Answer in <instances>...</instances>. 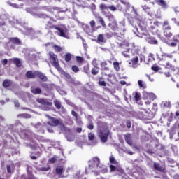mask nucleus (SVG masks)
<instances>
[{"instance_id":"nucleus-5","label":"nucleus","mask_w":179,"mask_h":179,"mask_svg":"<svg viewBox=\"0 0 179 179\" xmlns=\"http://www.w3.org/2000/svg\"><path fill=\"white\" fill-rule=\"evenodd\" d=\"M136 32H134V34L140 37V38H142L143 36L145 37H148L149 36V33H148V30H146V27H140V30L136 28Z\"/></svg>"},{"instance_id":"nucleus-52","label":"nucleus","mask_w":179,"mask_h":179,"mask_svg":"<svg viewBox=\"0 0 179 179\" xmlns=\"http://www.w3.org/2000/svg\"><path fill=\"white\" fill-rule=\"evenodd\" d=\"M88 139H89V141H94V134L89 133L88 134Z\"/></svg>"},{"instance_id":"nucleus-17","label":"nucleus","mask_w":179,"mask_h":179,"mask_svg":"<svg viewBox=\"0 0 179 179\" xmlns=\"http://www.w3.org/2000/svg\"><path fill=\"white\" fill-rule=\"evenodd\" d=\"M157 5L161 6L163 9H167L169 6H167V3L164 1V0H155Z\"/></svg>"},{"instance_id":"nucleus-22","label":"nucleus","mask_w":179,"mask_h":179,"mask_svg":"<svg viewBox=\"0 0 179 179\" xmlns=\"http://www.w3.org/2000/svg\"><path fill=\"white\" fill-rule=\"evenodd\" d=\"M12 85H13L12 80L9 79H5L2 83L3 87H5V89L8 87H10Z\"/></svg>"},{"instance_id":"nucleus-57","label":"nucleus","mask_w":179,"mask_h":179,"mask_svg":"<svg viewBox=\"0 0 179 179\" xmlns=\"http://www.w3.org/2000/svg\"><path fill=\"white\" fill-rule=\"evenodd\" d=\"M48 170H50V167H42V168H39L38 171H48Z\"/></svg>"},{"instance_id":"nucleus-36","label":"nucleus","mask_w":179,"mask_h":179,"mask_svg":"<svg viewBox=\"0 0 179 179\" xmlns=\"http://www.w3.org/2000/svg\"><path fill=\"white\" fill-rule=\"evenodd\" d=\"M130 51L129 48H127L126 50L123 51L122 52V55L125 57V58H131V56L129 55V52Z\"/></svg>"},{"instance_id":"nucleus-20","label":"nucleus","mask_w":179,"mask_h":179,"mask_svg":"<svg viewBox=\"0 0 179 179\" xmlns=\"http://www.w3.org/2000/svg\"><path fill=\"white\" fill-rule=\"evenodd\" d=\"M152 118H155V114L151 111L149 113L146 112L145 115L143 116V120H152Z\"/></svg>"},{"instance_id":"nucleus-54","label":"nucleus","mask_w":179,"mask_h":179,"mask_svg":"<svg viewBox=\"0 0 179 179\" xmlns=\"http://www.w3.org/2000/svg\"><path fill=\"white\" fill-rule=\"evenodd\" d=\"M165 37L170 38L171 37H173V33L171 32H165L164 33Z\"/></svg>"},{"instance_id":"nucleus-10","label":"nucleus","mask_w":179,"mask_h":179,"mask_svg":"<svg viewBox=\"0 0 179 179\" xmlns=\"http://www.w3.org/2000/svg\"><path fill=\"white\" fill-rule=\"evenodd\" d=\"M50 21H48L47 22V24H45V29L48 30H56L57 27H58V26L54 24V23L52 22H55V20H52V17H50Z\"/></svg>"},{"instance_id":"nucleus-15","label":"nucleus","mask_w":179,"mask_h":179,"mask_svg":"<svg viewBox=\"0 0 179 179\" xmlns=\"http://www.w3.org/2000/svg\"><path fill=\"white\" fill-rule=\"evenodd\" d=\"M25 76L28 79H34L35 78H36V71H33L30 70L27 71L25 73Z\"/></svg>"},{"instance_id":"nucleus-11","label":"nucleus","mask_w":179,"mask_h":179,"mask_svg":"<svg viewBox=\"0 0 179 179\" xmlns=\"http://www.w3.org/2000/svg\"><path fill=\"white\" fill-rule=\"evenodd\" d=\"M36 78H38L42 82H47L48 80V78L41 71H36Z\"/></svg>"},{"instance_id":"nucleus-46","label":"nucleus","mask_w":179,"mask_h":179,"mask_svg":"<svg viewBox=\"0 0 179 179\" xmlns=\"http://www.w3.org/2000/svg\"><path fill=\"white\" fill-rule=\"evenodd\" d=\"M178 128H179V122L178 121H176L171 129H173L174 131H176V129H178Z\"/></svg>"},{"instance_id":"nucleus-18","label":"nucleus","mask_w":179,"mask_h":179,"mask_svg":"<svg viewBox=\"0 0 179 179\" xmlns=\"http://www.w3.org/2000/svg\"><path fill=\"white\" fill-rule=\"evenodd\" d=\"M104 16L109 20V22H113L115 20L114 15L110 13V11H103Z\"/></svg>"},{"instance_id":"nucleus-21","label":"nucleus","mask_w":179,"mask_h":179,"mask_svg":"<svg viewBox=\"0 0 179 179\" xmlns=\"http://www.w3.org/2000/svg\"><path fill=\"white\" fill-rule=\"evenodd\" d=\"M56 30L59 31L58 36H59L60 37L66 38V34L65 29H64V28L57 27L56 28Z\"/></svg>"},{"instance_id":"nucleus-40","label":"nucleus","mask_w":179,"mask_h":179,"mask_svg":"<svg viewBox=\"0 0 179 179\" xmlns=\"http://www.w3.org/2000/svg\"><path fill=\"white\" fill-rule=\"evenodd\" d=\"M133 94L134 95L135 101L138 102L141 100V94L139 92H134Z\"/></svg>"},{"instance_id":"nucleus-14","label":"nucleus","mask_w":179,"mask_h":179,"mask_svg":"<svg viewBox=\"0 0 179 179\" xmlns=\"http://www.w3.org/2000/svg\"><path fill=\"white\" fill-rule=\"evenodd\" d=\"M110 22H111L108 24V27H110V29H111V30H113V31H117V30H118V25H117V21L114 20L113 21Z\"/></svg>"},{"instance_id":"nucleus-44","label":"nucleus","mask_w":179,"mask_h":179,"mask_svg":"<svg viewBox=\"0 0 179 179\" xmlns=\"http://www.w3.org/2000/svg\"><path fill=\"white\" fill-rule=\"evenodd\" d=\"M76 62H78V64H83V61H85L83 57H82L80 56H76Z\"/></svg>"},{"instance_id":"nucleus-60","label":"nucleus","mask_w":179,"mask_h":179,"mask_svg":"<svg viewBox=\"0 0 179 179\" xmlns=\"http://www.w3.org/2000/svg\"><path fill=\"white\" fill-rule=\"evenodd\" d=\"M50 163H51L52 164H54V163H55V162H57V159H55V157H52L49 159Z\"/></svg>"},{"instance_id":"nucleus-29","label":"nucleus","mask_w":179,"mask_h":179,"mask_svg":"<svg viewBox=\"0 0 179 179\" xmlns=\"http://www.w3.org/2000/svg\"><path fill=\"white\" fill-rule=\"evenodd\" d=\"M97 43H106V38H104V35L103 34L98 35Z\"/></svg>"},{"instance_id":"nucleus-31","label":"nucleus","mask_w":179,"mask_h":179,"mask_svg":"<svg viewBox=\"0 0 179 179\" xmlns=\"http://www.w3.org/2000/svg\"><path fill=\"white\" fill-rule=\"evenodd\" d=\"M162 27L164 29V30H171V27L169 24V21H164Z\"/></svg>"},{"instance_id":"nucleus-26","label":"nucleus","mask_w":179,"mask_h":179,"mask_svg":"<svg viewBox=\"0 0 179 179\" xmlns=\"http://www.w3.org/2000/svg\"><path fill=\"white\" fill-rule=\"evenodd\" d=\"M13 62L17 68H20V66H22V62H20L19 58H13Z\"/></svg>"},{"instance_id":"nucleus-59","label":"nucleus","mask_w":179,"mask_h":179,"mask_svg":"<svg viewBox=\"0 0 179 179\" xmlns=\"http://www.w3.org/2000/svg\"><path fill=\"white\" fill-rule=\"evenodd\" d=\"M99 83L101 86H107V83L104 80H100Z\"/></svg>"},{"instance_id":"nucleus-56","label":"nucleus","mask_w":179,"mask_h":179,"mask_svg":"<svg viewBox=\"0 0 179 179\" xmlns=\"http://www.w3.org/2000/svg\"><path fill=\"white\" fill-rule=\"evenodd\" d=\"M169 58L170 59H173V55H165L164 58H162V59H166L169 61Z\"/></svg>"},{"instance_id":"nucleus-6","label":"nucleus","mask_w":179,"mask_h":179,"mask_svg":"<svg viewBox=\"0 0 179 179\" xmlns=\"http://www.w3.org/2000/svg\"><path fill=\"white\" fill-rule=\"evenodd\" d=\"M161 66H164L165 69H169L171 71H174V66L173 64H171L170 62H169V60L167 59H162L160 60V64Z\"/></svg>"},{"instance_id":"nucleus-32","label":"nucleus","mask_w":179,"mask_h":179,"mask_svg":"<svg viewBox=\"0 0 179 179\" xmlns=\"http://www.w3.org/2000/svg\"><path fill=\"white\" fill-rule=\"evenodd\" d=\"M107 62H101V68H102L103 71H110V67H107Z\"/></svg>"},{"instance_id":"nucleus-1","label":"nucleus","mask_w":179,"mask_h":179,"mask_svg":"<svg viewBox=\"0 0 179 179\" xmlns=\"http://www.w3.org/2000/svg\"><path fill=\"white\" fill-rule=\"evenodd\" d=\"M49 58L50 59L51 63L52 64V66H55V68L57 69V71H59L61 69V66H59V62H58L57 55H55L52 52H50Z\"/></svg>"},{"instance_id":"nucleus-61","label":"nucleus","mask_w":179,"mask_h":179,"mask_svg":"<svg viewBox=\"0 0 179 179\" xmlns=\"http://www.w3.org/2000/svg\"><path fill=\"white\" fill-rule=\"evenodd\" d=\"M6 169H7V173L8 174H10L12 173V169H10V165H7Z\"/></svg>"},{"instance_id":"nucleus-51","label":"nucleus","mask_w":179,"mask_h":179,"mask_svg":"<svg viewBox=\"0 0 179 179\" xmlns=\"http://www.w3.org/2000/svg\"><path fill=\"white\" fill-rule=\"evenodd\" d=\"M25 179H37V178H36L33 173H29L27 174V176L25 178Z\"/></svg>"},{"instance_id":"nucleus-47","label":"nucleus","mask_w":179,"mask_h":179,"mask_svg":"<svg viewBox=\"0 0 179 179\" xmlns=\"http://www.w3.org/2000/svg\"><path fill=\"white\" fill-rule=\"evenodd\" d=\"M71 70L73 71V72H75V73H78V72H79L80 71L79 67L76 65L72 66Z\"/></svg>"},{"instance_id":"nucleus-2","label":"nucleus","mask_w":179,"mask_h":179,"mask_svg":"<svg viewBox=\"0 0 179 179\" xmlns=\"http://www.w3.org/2000/svg\"><path fill=\"white\" fill-rule=\"evenodd\" d=\"M101 141L102 142H106L110 135V131L106 128L101 129L99 131Z\"/></svg>"},{"instance_id":"nucleus-12","label":"nucleus","mask_w":179,"mask_h":179,"mask_svg":"<svg viewBox=\"0 0 179 179\" xmlns=\"http://www.w3.org/2000/svg\"><path fill=\"white\" fill-rule=\"evenodd\" d=\"M37 102L39 103V104H41L42 106H46L47 107H51V106H52V103L44 99H37Z\"/></svg>"},{"instance_id":"nucleus-53","label":"nucleus","mask_w":179,"mask_h":179,"mask_svg":"<svg viewBox=\"0 0 179 179\" xmlns=\"http://www.w3.org/2000/svg\"><path fill=\"white\" fill-rule=\"evenodd\" d=\"M151 69L152 71H154V72H159V71L160 70V69L157 66H152L151 67Z\"/></svg>"},{"instance_id":"nucleus-48","label":"nucleus","mask_w":179,"mask_h":179,"mask_svg":"<svg viewBox=\"0 0 179 179\" xmlns=\"http://www.w3.org/2000/svg\"><path fill=\"white\" fill-rule=\"evenodd\" d=\"M66 139L69 141V142H73V141L75 139V136L72 134H69L66 136Z\"/></svg>"},{"instance_id":"nucleus-19","label":"nucleus","mask_w":179,"mask_h":179,"mask_svg":"<svg viewBox=\"0 0 179 179\" xmlns=\"http://www.w3.org/2000/svg\"><path fill=\"white\" fill-rule=\"evenodd\" d=\"M9 42L12 43V44H15L16 45H22V41L19 38H9Z\"/></svg>"},{"instance_id":"nucleus-49","label":"nucleus","mask_w":179,"mask_h":179,"mask_svg":"<svg viewBox=\"0 0 179 179\" xmlns=\"http://www.w3.org/2000/svg\"><path fill=\"white\" fill-rule=\"evenodd\" d=\"M90 25L91 27V29L93 30L96 29V21L92 20L90 22Z\"/></svg>"},{"instance_id":"nucleus-45","label":"nucleus","mask_w":179,"mask_h":179,"mask_svg":"<svg viewBox=\"0 0 179 179\" xmlns=\"http://www.w3.org/2000/svg\"><path fill=\"white\" fill-rule=\"evenodd\" d=\"M138 86L141 89H146V85L143 83V80H138Z\"/></svg>"},{"instance_id":"nucleus-9","label":"nucleus","mask_w":179,"mask_h":179,"mask_svg":"<svg viewBox=\"0 0 179 179\" xmlns=\"http://www.w3.org/2000/svg\"><path fill=\"white\" fill-rule=\"evenodd\" d=\"M143 100H150V101H153V100H156V95L153 93L144 92L143 93Z\"/></svg>"},{"instance_id":"nucleus-24","label":"nucleus","mask_w":179,"mask_h":179,"mask_svg":"<svg viewBox=\"0 0 179 179\" xmlns=\"http://www.w3.org/2000/svg\"><path fill=\"white\" fill-rule=\"evenodd\" d=\"M31 93H33V94H41V89H40L38 87H31Z\"/></svg>"},{"instance_id":"nucleus-63","label":"nucleus","mask_w":179,"mask_h":179,"mask_svg":"<svg viewBox=\"0 0 179 179\" xmlns=\"http://www.w3.org/2000/svg\"><path fill=\"white\" fill-rule=\"evenodd\" d=\"M71 115H73V117H75L76 120H78V113H76L75 110L71 111Z\"/></svg>"},{"instance_id":"nucleus-33","label":"nucleus","mask_w":179,"mask_h":179,"mask_svg":"<svg viewBox=\"0 0 179 179\" xmlns=\"http://www.w3.org/2000/svg\"><path fill=\"white\" fill-rule=\"evenodd\" d=\"M167 132H169V134L170 139H173V138H174V136L176 135V130L170 129L167 131Z\"/></svg>"},{"instance_id":"nucleus-4","label":"nucleus","mask_w":179,"mask_h":179,"mask_svg":"<svg viewBox=\"0 0 179 179\" xmlns=\"http://www.w3.org/2000/svg\"><path fill=\"white\" fill-rule=\"evenodd\" d=\"M166 43L169 47H177L178 46L179 50V34L174 35L171 40L166 41Z\"/></svg>"},{"instance_id":"nucleus-28","label":"nucleus","mask_w":179,"mask_h":179,"mask_svg":"<svg viewBox=\"0 0 179 179\" xmlns=\"http://www.w3.org/2000/svg\"><path fill=\"white\" fill-rule=\"evenodd\" d=\"M124 139L127 142V143H128L129 145V146H132L133 143H132V139L131 138V136L129 135H124Z\"/></svg>"},{"instance_id":"nucleus-37","label":"nucleus","mask_w":179,"mask_h":179,"mask_svg":"<svg viewBox=\"0 0 179 179\" xmlns=\"http://www.w3.org/2000/svg\"><path fill=\"white\" fill-rule=\"evenodd\" d=\"M113 68L115 70H116L117 72L120 71V69H121V68L120 67V63L118 62H114Z\"/></svg>"},{"instance_id":"nucleus-58","label":"nucleus","mask_w":179,"mask_h":179,"mask_svg":"<svg viewBox=\"0 0 179 179\" xmlns=\"http://www.w3.org/2000/svg\"><path fill=\"white\" fill-rule=\"evenodd\" d=\"M87 128H88V129H90L92 131V129H94V125L93 124V123H89L88 125L87 126Z\"/></svg>"},{"instance_id":"nucleus-25","label":"nucleus","mask_w":179,"mask_h":179,"mask_svg":"<svg viewBox=\"0 0 179 179\" xmlns=\"http://www.w3.org/2000/svg\"><path fill=\"white\" fill-rule=\"evenodd\" d=\"M117 31H125V23L124 22H120L117 25Z\"/></svg>"},{"instance_id":"nucleus-7","label":"nucleus","mask_w":179,"mask_h":179,"mask_svg":"<svg viewBox=\"0 0 179 179\" xmlns=\"http://www.w3.org/2000/svg\"><path fill=\"white\" fill-rule=\"evenodd\" d=\"M128 64L131 68H138L139 66V57L138 56L133 57Z\"/></svg>"},{"instance_id":"nucleus-3","label":"nucleus","mask_w":179,"mask_h":179,"mask_svg":"<svg viewBox=\"0 0 179 179\" xmlns=\"http://www.w3.org/2000/svg\"><path fill=\"white\" fill-rule=\"evenodd\" d=\"M45 117L48 118V120H50V121L47 122L48 125H50V127H58V125H61V120L59 119L50 116V115H46Z\"/></svg>"},{"instance_id":"nucleus-64","label":"nucleus","mask_w":179,"mask_h":179,"mask_svg":"<svg viewBox=\"0 0 179 179\" xmlns=\"http://www.w3.org/2000/svg\"><path fill=\"white\" fill-rule=\"evenodd\" d=\"M110 171H115V170H116V167H115V166H114V165H110Z\"/></svg>"},{"instance_id":"nucleus-8","label":"nucleus","mask_w":179,"mask_h":179,"mask_svg":"<svg viewBox=\"0 0 179 179\" xmlns=\"http://www.w3.org/2000/svg\"><path fill=\"white\" fill-rule=\"evenodd\" d=\"M153 169L159 173H167V169H166V166L161 165L159 163L155 162L153 164Z\"/></svg>"},{"instance_id":"nucleus-16","label":"nucleus","mask_w":179,"mask_h":179,"mask_svg":"<svg viewBox=\"0 0 179 179\" xmlns=\"http://www.w3.org/2000/svg\"><path fill=\"white\" fill-rule=\"evenodd\" d=\"M146 41L148 42L149 44H152V45H157L159 44V42L157 41V40H156V38H155V37L150 36H149L148 37L147 36L145 38Z\"/></svg>"},{"instance_id":"nucleus-23","label":"nucleus","mask_w":179,"mask_h":179,"mask_svg":"<svg viewBox=\"0 0 179 179\" xmlns=\"http://www.w3.org/2000/svg\"><path fill=\"white\" fill-rule=\"evenodd\" d=\"M96 19L99 20V23L101 24L102 27H103L104 29L107 27V25L106 24V22H104V19H103V17L100 15H96Z\"/></svg>"},{"instance_id":"nucleus-34","label":"nucleus","mask_w":179,"mask_h":179,"mask_svg":"<svg viewBox=\"0 0 179 179\" xmlns=\"http://www.w3.org/2000/svg\"><path fill=\"white\" fill-rule=\"evenodd\" d=\"M52 48L55 50V52H61L62 51V48L58 45H53Z\"/></svg>"},{"instance_id":"nucleus-35","label":"nucleus","mask_w":179,"mask_h":179,"mask_svg":"<svg viewBox=\"0 0 179 179\" xmlns=\"http://www.w3.org/2000/svg\"><path fill=\"white\" fill-rule=\"evenodd\" d=\"M91 0H80V3L83 8H87V2H90Z\"/></svg>"},{"instance_id":"nucleus-30","label":"nucleus","mask_w":179,"mask_h":179,"mask_svg":"<svg viewBox=\"0 0 179 179\" xmlns=\"http://www.w3.org/2000/svg\"><path fill=\"white\" fill-rule=\"evenodd\" d=\"M92 162L94 163V166H95V167H99V165L100 164V158L94 157L92 159Z\"/></svg>"},{"instance_id":"nucleus-27","label":"nucleus","mask_w":179,"mask_h":179,"mask_svg":"<svg viewBox=\"0 0 179 179\" xmlns=\"http://www.w3.org/2000/svg\"><path fill=\"white\" fill-rule=\"evenodd\" d=\"M55 171L57 176H61V174H62V173L64 172V166H57L55 169Z\"/></svg>"},{"instance_id":"nucleus-39","label":"nucleus","mask_w":179,"mask_h":179,"mask_svg":"<svg viewBox=\"0 0 179 179\" xmlns=\"http://www.w3.org/2000/svg\"><path fill=\"white\" fill-rule=\"evenodd\" d=\"M66 62H71V59H72V55L71 53H66L64 56Z\"/></svg>"},{"instance_id":"nucleus-13","label":"nucleus","mask_w":179,"mask_h":179,"mask_svg":"<svg viewBox=\"0 0 179 179\" xmlns=\"http://www.w3.org/2000/svg\"><path fill=\"white\" fill-rule=\"evenodd\" d=\"M142 9L148 13L150 16H152L153 13H155V11L152 10V7L148 6V5H144L142 6Z\"/></svg>"},{"instance_id":"nucleus-43","label":"nucleus","mask_w":179,"mask_h":179,"mask_svg":"<svg viewBox=\"0 0 179 179\" xmlns=\"http://www.w3.org/2000/svg\"><path fill=\"white\" fill-rule=\"evenodd\" d=\"M54 104L57 110H61V102H59L58 100H56L54 101Z\"/></svg>"},{"instance_id":"nucleus-50","label":"nucleus","mask_w":179,"mask_h":179,"mask_svg":"<svg viewBox=\"0 0 179 179\" xmlns=\"http://www.w3.org/2000/svg\"><path fill=\"white\" fill-rule=\"evenodd\" d=\"M27 174H33V167L31 166H27Z\"/></svg>"},{"instance_id":"nucleus-42","label":"nucleus","mask_w":179,"mask_h":179,"mask_svg":"<svg viewBox=\"0 0 179 179\" xmlns=\"http://www.w3.org/2000/svg\"><path fill=\"white\" fill-rule=\"evenodd\" d=\"M91 73L92 75L96 76L99 74V67L96 68H92L91 70Z\"/></svg>"},{"instance_id":"nucleus-38","label":"nucleus","mask_w":179,"mask_h":179,"mask_svg":"<svg viewBox=\"0 0 179 179\" xmlns=\"http://www.w3.org/2000/svg\"><path fill=\"white\" fill-rule=\"evenodd\" d=\"M99 9L103 11V13H104L106 10H108V6H107L106 4H100Z\"/></svg>"},{"instance_id":"nucleus-55","label":"nucleus","mask_w":179,"mask_h":179,"mask_svg":"<svg viewBox=\"0 0 179 179\" xmlns=\"http://www.w3.org/2000/svg\"><path fill=\"white\" fill-rule=\"evenodd\" d=\"M108 9H110L112 12H115V10H117V8L114 5L108 6Z\"/></svg>"},{"instance_id":"nucleus-41","label":"nucleus","mask_w":179,"mask_h":179,"mask_svg":"<svg viewBox=\"0 0 179 179\" xmlns=\"http://www.w3.org/2000/svg\"><path fill=\"white\" fill-rule=\"evenodd\" d=\"M109 162L110 163H111V164H118V162H117V160H115V158L113 156H110L109 157Z\"/></svg>"},{"instance_id":"nucleus-62","label":"nucleus","mask_w":179,"mask_h":179,"mask_svg":"<svg viewBox=\"0 0 179 179\" xmlns=\"http://www.w3.org/2000/svg\"><path fill=\"white\" fill-rule=\"evenodd\" d=\"M149 59H152V61H155V55L153 53H150L148 55Z\"/></svg>"}]
</instances>
